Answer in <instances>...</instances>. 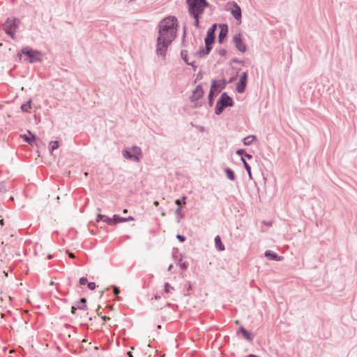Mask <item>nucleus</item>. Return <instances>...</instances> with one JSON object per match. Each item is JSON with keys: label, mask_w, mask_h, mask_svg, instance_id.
I'll use <instances>...</instances> for the list:
<instances>
[{"label": "nucleus", "mask_w": 357, "mask_h": 357, "mask_svg": "<svg viewBox=\"0 0 357 357\" xmlns=\"http://www.w3.org/2000/svg\"><path fill=\"white\" fill-rule=\"evenodd\" d=\"M154 204H155V206H158V202L155 201V202H154Z\"/></svg>", "instance_id": "44"}, {"label": "nucleus", "mask_w": 357, "mask_h": 357, "mask_svg": "<svg viewBox=\"0 0 357 357\" xmlns=\"http://www.w3.org/2000/svg\"><path fill=\"white\" fill-rule=\"evenodd\" d=\"M88 287H89V289L93 290V289H96V284L94 282H89L88 283Z\"/></svg>", "instance_id": "26"}, {"label": "nucleus", "mask_w": 357, "mask_h": 357, "mask_svg": "<svg viewBox=\"0 0 357 357\" xmlns=\"http://www.w3.org/2000/svg\"><path fill=\"white\" fill-rule=\"evenodd\" d=\"M123 213H128V210H127V209H124V210L123 211Z\"/></svg>", "instance_id": "41"}, {"label": "nucleus", "mask_w": 357, "mask_h": 357, "mask_svg": "<svg viewBox=\"0 0 357 357\" xmlns=\"http://www.w3.org/2000/svg\"><path fill=\"white\" fill-rule=\"evenodd\" d=\"M79 282L81 285H84L87 283V279L83 277L79 279Z\"/></svg>", "instance_id": "27"}, {"label": "nucleus", "mask_w": 357, "mask_h": 357, "mask_svg": "<svg viewBox=\"0 0 357 357\" xmlns=\"http://www.w3.org/2000/svg\"><path fill=\"white\" fill-rule=\"evenodd\" d=\"M176 238L181 241V242H183L185 241V237L182 235H180V234H178L176 236Z\"/></svg>", "instance_id": "29"}, {"label": "nucleus", "mask_w": 357, "mask_h": 357, "mask_svg": "<svg viewBox=\"0 0 357 357\" xmlns=\"http://www.w3.org/2000/svg\"><path fill=\"white\" fill-rule=\"evenodd\" d=\"M75 310H76V308H75V307H72V310H71V312H72L73 314H75Z\"/></svg>", "instance_id": "36"}, {"label": "nucleus", "mask_w": 357, "mask_h": 357, "mask_svg": "<svg viewBox=\"0 0 357 357\" xmlns=\"http://www.w3.org/2000/svg\"><path fill=\"white\" fill-rule=\"evenodd\" d=\"M58 147H59V142L58 141H52L50 142L49 149L51 152H52L54 150L58 149Z\"/></svg>", "instance_id": "17"}, {"label": "nucleus", "mask_w": 357, "mask_h": 357, "mask_svg": "<svg viewBox=\"0 0 357 357\" xmlns=\"http://www.w3.org/2000/svg\"><path fill=\"white\" fill-rule=\"evenodd\" d=\"M248 79V73L244 72L240 77L239 81L236 84V91L242 93L245 91Z\"/></svg>", "instance_id": "6"}, {"label": "nucleus", "mask_w": 357, "mask_h": 357, "mask_svg": "<svg viewBox=\"0 0 357 357\" xmlns=\"http://www.w3.org/2000/svg\"><path fill=\"white\" fill-rule=\"evenodd\" d=\"M204 96V91L201 86H197L192 91L190 98L192 101H197Z\"/></svg>", "instance_id": "10"}, {"label": "nucleus", "mask_w": 357, "mask_h": 357, "mask_svg": "<svg viewBox=\"0 0 357 357\" xmlns=\"http://www.w3.org/2000/svg\"><path fill=\"white\" fill-rule=\"evenodd\" d=\"M135 218L132 216H129L128 218H121L117 215H114L112 217V221L114 224L133 221Z\"/></svg>", "instance_id": "11"}, {"label": "nucleus", "mask_w": 357, "mask_h": 357, "mask_svg": "<svg viewBox=\"0 0 357 357\" xmlns=\"http://www.w3.org/2000/svg\"><path fill=\"white\" fill-rule=\"evenodd\" d=\"M216 82L215 80H213L211 87L210 89L208 98H209V102L211 105L212 104V97L213 95V93L216 91Z\"/></svg>", "instance_id": "14"}, {"label": "nucleus", "mask_w": 357, "mask_h": 357, "mask_svg": "<svg viewBox=\"0 0 357 357\" xmlns=\"http://www.w3.org/2000/svg\"><path fill=\"white\" fill-rule=\"evenodd\" d=\"M123 155L126 158L134 159L133 155H132L128 151H123Z\"/></svg>", "instance_id": "25"}, {"label": "nucleus", "mask_w": 357, "mask_h": 357, "mask_svg": "<svg viewBox=\"0 0 357 357\" xmlns=\"http://www.w3.org/2000/svg\"><path fill=\"white\" fill-rule=\"evenodd\" d=\"M232 99L225 93H222L220 100L215 106V114H220L225 107L232 106Z\"/></svg>", "instance_id": "4"}, {"label": "nucleus", "mask_w": 357, "mask_h": 357, "mask_svg": "<svg viewBox=\"0 0 357 357\" xmlns=\"http://www.w3.org/2000/svg\"><path fill=\"white\" fill-rule=\"evenodd\" d=\"M245 155V157H246L247 158H248V159L252 158V155H250V154H247V153H246Z\"/></svg>", "instance_id": "37"}, {"label": "nucleus", "mask_w": 357, "mask_h": 357, "mask_svg": "<svg viewBox=\"0 0 357 357\" xmlns=\"http://www.w3.org/2000/svg\"><path fill=\"white\" fill-rule=\"evenodd\" d=\"M68 254L69 257H70V258L73 259L75 257V255L73 252H68Z\"/></svg>", "instance_id": "32"}, {"label": "nucleus", "mask_w": 357, "mask_h": 357, "mask_svg": "<svg viewBox=\"0 0 357 357\" xmlns=\"http://www.w3.org/2000/svg\"><path fill=\"white\" fill-rule=\"evenodd\" d=\"M31 100H29L27 103L22 105L21 106L22 110L23 112H29V109H31Z\"/></svg>", "instance_id": "18"}, {"label": "nucleus", "mask_w": 357, "mask_h": 357, "mask_svg": "<svg viewBox=\"0 0 357 357\" xmlns=\"http://www.w3.org/2000/svg\"><path fill=\"white\" fill-rule=\"evenodd\" d=\"M81 302L83 303L84 304H85L86 303V299L85 298H82L81 299Z\"/></svg>", "instance_id": "39"}, {"label": "nucleus", "mask_w": 357, "mask_h": 357, "mask_svg": "<svg viewBox=\"0 0 357 357\" xmlns=\"http://www.w3.org/2000/svg\"><path fill=\"white\" fill-rule=\"evenodd\" d=\"M52 255H48V259H52Z\"/></svg>", "instance_id": "45"}, {"label": "nucleus", "mask_w": 357, "mask_h": 357, "mask_svg": "<svg viewBox=\"0 0 357 357\" xmlns=\"http://www.w3.org/2000/svg\"><path fill=\"white\" fill-rule=\"evenodd\" d=\"M54 284V281L52 280V281L50 282V286H53Z\"/></svg>", "instance_id": "38"}, {"label": "nucleus", "mask_w": 357, "mask_h": 357, "mask_svg": "<svg viewBox=\"0 0 357 357\" xmlns=\"http://www.w3.org/2000/svg\"><path fill=\"white\" fill-rule=\"evenodd\" d=\"M29 134L31 135V137L26 136V135H23L22 137L24 138V141L31 144L32 140H35L36 137L33 135H32L30 132H29Z\"/></svg>", "instance_id": "19"}, {"label": "nucleus", "mask_w": 357, "mask_h": 357, "mask_svg": "<svg viewBox=\"0 0 357 357\" xmlns=\"http://www.w3.org/2000/svg\"><path fill=\"white\" fill-rule=\"evenodd\" d=\"M255 140V137L254 135H250L245 137L243 139V143L245 145H250Z\"/></svg>", "instance_id": "16"}, {"label": "nucleus", "mask_w": 357, "mask_h": 357, "mask_svg": "<svg viewBox=\"0 0 357 357\" xmlns=\"http://www.w3.org/2000/svg\"><path fill=\"white\" fill-rule=\"evenodd\" d=\"M102 319L105 321L107 320H109L110 318L109 317H106V316H102Z\"/></svg>", "instance_id": "33"}, {"label": "nucleus", "mask_w": 357, "mask_h": 357, "mask_svg": "<svg viewBox=\"0 0 357 357\" xmlns=\"http://www.w3.org/2000/svg\"><path fill=\"white\" fill-rule=\"evenodd\" d=\"M176 204L177 205H181V200H180V199H176Z\"/></svg>", "instance_id": "35"}, {"label": "nucleus", "mask_w": 357, "mask_h": 357, "mask_svg": "<svg viewBox=\"0 0 357 357\" xmlns=\"http://www.w3.org/2000/svg\"><path fill=\"white\" fill-rule=\"evenodd\" d=\"M134 157V160L136 161H139L141 155H142V151L138 147H133L132 148V154Z\"/></svg>", "instance_id": "12"}, {"label": "nucleus", "mask_w": 357, "mask_h": 357, "mask_svg": "<svg viewBox=\"0 0 357 357\" xmlns=\"http://www.w3.org/2000/svg\"><path fill=\"white\" fill-rule=\"evenodd\" d=\"M226 174H227V177H228L230 180H231V181L234 180V178H235V175H234V172H233L231 169H227V170H226Z\"/></svg>", "instance_id": "24"}, {"label": "nucleus", "mask_w": 357, "mask_h": 357, "mask_svg": "<svg viewBox=\"0 0 357 357\" xmlns=\"http://www.w3.org/2000/svg\"><path fill=\"white\" fill-rule=\"evenodd\" d=\"M177 29L178 22L174 17H167L160 22L156 50L158 54L165 56L168 45L176 38Z\"/></svg>", "instance_id": "1"}, {"label": "nucleus", "mask_w": 357, "mask_h": 357, "mask_svg": "<svg viewBox=\"0 0 357 357\" xmlns=\"http://www.w3.org/2000/svg\"><path fill=\"white\" fill-rule=\"evenodd\" d=\"M241 160L243 162L245 168L246 169V170H247V172H248V173L249 174L250 178H252L250 167L249 166V165L247 163V162L245 160V159L243 158H241Z\"/></svg>", "instance_id": "20"}, {"label": "nucleus", "mask_w": 357, "mask_h": 357, "mask_svg": "<svg viewBox=\"0 0 357 357\" xmlns=\"http://www.w3.org/2000/svg\"><path fill=\"white\" fill-rule=\"evenodd\" d=\"M23 55L26 57L24 58V60L30 63L40 61L41 59V54L39 52L33 50L28 47L24 48L22 50L21 53H19V56L21 59H22Z\"/></svg>", "instance_id": "3"}, {"label": "nucleus", "mask_w": 357, "mask_h": 357, "mask_svg": "<svg viewBox=\"0 0 357 357\" xmlns=\"http://www.w3.org/2000/svg\"><path fill=\"white\" fill-rule=\"evenodd\" d=\"M227 32V29H225L223 27L221 29V31H220V33L219 35L220 42H222V38H224L226 36Z\"/></svg>", "instance_id": "22"}, {"label": "nucleus", "mask_w": 357, "mask_h": 357, "mask_svg": "<svg viewBox=\"0 0 357 357\" xmlns=\"http://www.w3.org/2000/svg\"><path fill=\"white\" fill-rule=\"evenodd\" d=\"M243 150H238V151H237V152H236V153H237L238 155H242V154H243Z\"/></svg>", "instance_id": "34"}, {"label": "nucleus", "mask_w": 357, "mask_h": 357, "mask_svg": "<svg viewBox=\"0 0 357 357\" xmlns=\"http://www.w3.org/2000/svg\"><path fill=\"white\" fill-rule=\"evenodd\" d=\"M105 222H107L108 224H112L113 222L112 219L107 218L105 220Z\"/></svg>", "instance_id": "30"}, {"label": "nucleus", "mask_w": 357, "mask_h": 357, "mask_svg": "<svg viewBox=\"0 0 357 357\" xmlns=\"http://www.w3.org/2000/svg\"><path fill=\"white\" fill-rule=\"evenodd\" d=\"M185 197H183V203H184V204L185 203Z\"/></svg>", "instance_id": "47"}, {"label": "nucleus", "mask_w": 357, "mask_h": 357, "mask_svg": "<svg viewBox=\"0 0 357 357\" xmlns=\"http://www.w3.org/2000/svg\"><path fill=\"white\" fill-rule=\"evenodd\" d=\"M266 257L270 258L271 259H274L276 261H280V257H278L275 253H273L271 251H266L265 252Z\"/></svg>", "instance_id": "15"}, {"label": "nucleus", "mask_w": 357, "mask_h": 357, "mask_svg": "<svg viewBox=\"0 0 357 357\" xmlns=\"http://www.w3.org/2000/svg\"><path fill=\"white\" fill-rule=\"evenodd\" d=\"M215 246H216V248H217L220 251H223V250H225V246H224L223 243H222L221 239H220V237L219 236H217L215 238Z\"/></svg>", "instance_id": "13"}, {"label": "nucleus", "mask_w": 357, "mask_h": 357, "mask_svg": "<svg viewBox=\"0 0 357 357\" xmlns=\"http://www.w3.org/2000/svg\"><path fill=\"white\" fill-rule=\"evenodd\" d=\"M172 265H170V266H169V268H168V271H170V270L172 269Z\"/></svg>", "instance_id": "43"}, {"label": "nucleus", "mask_w": 357, "mask_h": 357, "mask_svg": "<svg viewBox=\"0 0 357 357\" xmlns=\"http://www.w3.org/2000/svg\"><path fill=\"white\" fill-rule=\"evenodd\" d=\"M174 290V287L171 286L169 283H165V292L167 294L171 293Z\"/></svg>", "instance_id": "23"}, {"label": "nucleus", "mask_w": 357, "mask_h": 357, "mask_svg": "<svg viewBox=\"0 0 357 357\" xmlns=\"http://www.w3.org/2000/svg\"><path fill=\"white\" fill-rule=\"evenodd\" d=\"M181 56L186 63H190L187 60L185 52H181Z\"/></svg>", "instance_id": "28"}, {"label": "nucleus", "mask_w": 357, "mask_h": 357, "mask_svg": "<svg viewBox=\"0 0 357 357\" xmlns=\"http://www.w3.org/2000/svg\"><path fill=\"white\" fill-rule=\"evenodd\" d=\"M18 24L19 20L14 19L13 20H8L4 24V29L6 32L12 38H14V33Z\"/></svg>", "instance_id": "5"}, {"label": "nucleus", "mask_w": 357, "mask_h": 357, "mask_svg": "<svg viewBox=\"0 0 357 357\" xmlns=\"http://www.w3.org/2000/svg\"><path fill=\"white\" fill-rule=\"evenodd\" d=\"M228 9L231 10V13L234 17L237 20L240 21L241 18V8L236 3H229Z\"/></svg>", "instance_id": "7"}, {"label": "nucleus", "mask_w": 357, "mask_h": 357, "mask_svg": "<svg viewBox=\"0 0 357 357\" xmlns=\"http://www.w3.org/2000/svg\"><path fill=\"white\" fill-rule=\"evenodd\" d=\"M233 40L238 50L243 52L246 50V46L243 43L242 36L240 33L235 35Z\"/></svg>", "instance_id": "9"}, {"label": "nucleus", "mask_w": 357, "mask_h": 357, "mask_svg": "<svg viewBox=\"0 0 357 357\" xmlns=\"http://www.w3.org/2000/svg\"><path fill=\"white\" fill-rule=\"evenodd\" d=\"M190 13L193 15L195 20V25L198 26L199 16L202 13L204 9L207 6L205 0H187Z\"/></svg>", "instance_id": "2"}, {"label": "nucleus", "mask_w": 357, "mask_h": 357, "mask_svg": "<svg viewBox=\"0 0 357 357\" xmlns=\"http://www.w3.org/2000/svg\"><path fill=\"white\" fill-rule=\"evenodd\" d=\"M248 357H257L255 355L250 354Z\"/></svg>", "instance_id": "42"}, {"label": "nucleus", "mask_w": 357, "mask_h": 357, "mask_svg": "<svg viewBox=\"0 0 357 357\" xmlns=\"http://www.w3.org/2000/svg\"><path fill=\"white\" fill-rule=\"evenodd\" d=\"M114 293L115 294H118L119 293V289L117 287L114 288Z\"/></svg>", "instance_id": "31"}, {"label": "nucleus", "mask_w": 357, "mask_h": 357, "mask_svg": "<svg viewBox=\"0 0 357 357\" xmlns=\"http://www.w3.org/2000/svg\"><path fill=\"white\" fill-rule=\"evenodd\" d=\"M128 354L129 357H133V356H132V352H131V351H129V352L128 353Z\"/></svg>", "instance_id": "40"}, {"label": "nucleus", "mask_w": 357, "mask_h": 357, "mask_svg": "<svg viewBox=\"0 0 357 357\" xmlns=\"http://www.w3.org/2000/svg\"><path fill=\"white\" fill-rule=\"evenodd\" d=\"M0 223H1V225H3V220H1L0 221Z\"/></svg>", "instance_id": "46"}, {"label": "nucleus", "mask_w": 357, "mask_h": 357, "mask_svg": "<svg viewBox=\"0 0 357 357\" xmlns=\"http://www.w3.org/2000/svg\"><path fill=\"white\" fill-rule=\"evenodd\" d=\"M215 27L216 26L215 25H213L208 31V33H207V36L206 38H205V43H206V49H207V52H208L211 50V47L210 45L212 44V43L213 42V39H214V31H215Z\"/></svg>", "instance_id": "8"}, {"label": "nucleus", "mask_w": 357, "mask_h": 357, "mask_svg": "<svg viewBox=\"0 0 357 357\" xmlns=\"http://www.w3.org/2000/svg\"><path fill=\"white\" fill-rule=\"evenodd\" d=\"M241 332L243 333V336L248 340H251L252 337L250 334L245 331L243 327L240 328Z\"/></svg>", "instance_id": "21"}]
</instances>
